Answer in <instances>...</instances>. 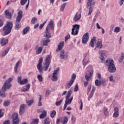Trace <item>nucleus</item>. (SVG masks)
<instances>
[{
	"label": "nucleus",
	"instance_id": "44",
	"mask_svg": "<svg viewBox=\"0 0 124 124\" xmlns=\"http://www.w3.org/2000/svg\"><path fill=\"white\" fill-rule=\"evenodd\" d=\"M52 80V81H57V80H58L57 75H53Z\"/></svg>",
	"mask_w": 124,
	"mask_h": 124
},
{
	"label": "nucleus",
	"instance_id": "34",
	"mask_svg": "<svg viewBox=\"0 0 124 124\" xmlns=\"http://www.w3.org/2000/svg\"><path fill=\"white\" fill-rule=\"evenodd\" d=\"M26 103H27V105L30 107V106H31V104H32V103H33V100H29V101H27Z\"/></svg>",
	"mask_w": 124,
	"mask_h": 124
},
{
	"label": "nucleus",
	"instance_id": "50",
	"mask_svg": "<svg viewBox=\"0 0 124 124\" xmlns=\"http://www.w3.org/2000/svg\"><path fill=\"white\" fill-rule=\"evenodd\" d=\"M121 30L120 29V28L117 27L114 29V32H120V31Z\"/></svg>",
	"mask_w": 124,
	"mask_h": 124
},
{
	"label": "nucleus",
	"instance_id": "1",
	"mask_svg": "<svg viewBox=\"0 0 124 124\" xmlns=\"http://www.w3.org/2000/svg\"><path fill=\"white\" fill-rule=\"evenodd\" d=\"M50 60H51V56L49 55H47L46 58V60H45L46 62L43 68L42 67V62H43V58H40L39 59V62L37 65V68L40 74H42V73H43V69L44 70H45V71H47V70H48V68L50 65V63H51V62H50Z\"/></svg>",
	"mask_w": 124,
	"mask_h": 124
},
{
	"label": "nucleus",
	"instance_id": "52",
	"mask_svg": "<svg viewBox=\"0 0 124 124\" xmlns=\"http://www.w3.org/2000/svg\"><path fill=\"white\" fill-rule=\"evenodd\" d=\"M113 117V118H118L119 117V112H114Z\"/></svg>",
	"mask_w": 124,
	"mask_h": 124
},
{
	"label": "nucleus",
	"instance_id": "48",
	"mask_svg": "<svg viewBox=\"0 0 124 124\" xmlns=\"http://www.w3.org/2000/svg\"><path fill=\"white\" fill-rule=\"evenodd\" d=\"M28 1V0H21L20 3L21 5H25L26 4V2Z\"/></svg>",
	"mask_w": 124,
	"mask_h": 124
},
{
	"label": "nucleus",
	"instance_id": "22",
	"mask_svg": "<svg viewBox=\"0 0 124 124\" xmlns=\"http://www.w3.org/2000/svg\"><path fill=\"white\" fill-rule=\"evenodd\" d=\"M94 92H95V88L93 87L92 88L91 93L88 98V100H90L91 98L93 96V94L94 93Z\"/></svg>",
	"mask_w": 124,
	"mask_h": 124
},
{
	"label": "nucleus",
	"instance_id": "30",
	"mask_svg": "<svg viewBox=\"0 0 124 124\" xmlns=\"http://www.w3.org/2000/svg\"><path fill=\"white\" fill-rule=\"evenodd\" d=\"M5 91L4 90H2H2L0 91V96H2V97H5Z\"/></svg>",
	"mask_w": 124,
	"mask_h": 124
},
{
	"label": "nucleus",
	"instance_id": "15",
	"mask_svg": "<svg viewBox=\"0 0 124 124\" xmlns=\"http://www.w3.org/2000/svg\"><path fill=\"white\" fill-rule=\"evenodd\" d=\"M0 43L2 46H4L8 43V39H5L4 38H1L0 39Z\"/></svg>",
	"mask_w": 124,
	"mask_h": 124
},
{
	"label": "nucleus",
	"instance_id": "23",
	"mask_svg": "<svg viewBox=\"0 0 124 124\" xmlns=\"http://www.w3.org/2000/svg\"><path fill=\"white\" fill-rule=\"evenodd\" d=\"M74 82L73 80H70V81L68 82L65 85L66 89H69L72 86V84H73Z\"/></svg>",
	"mask_w": 124,
	"mask_h": 124
},
{
	"label": "nucleus",
	"instance_id": "42",
	"mask_svg": "<svg viewBox=\"0 0 124 124\" xmlns=\"http://www.w3.org/2000/svg\"><path fill=\"white\" fill-rule=\"evenodd\" d=\"M65 5H66V3H64L61 5V7L60 8V10H61V11H63V10H64Z\"/></svg>",
	"mask_w": 124,
	"mask_h": 124
},
{
	"label": "nucleus",
	"instance_id": "20",
	"mask_svg": "<svg viewBox=\"0 0 124 124\" xmlns=\"http://www.w3.org/2000/svg\"><path fill=\"white\" fill-rule=\"evenodd\" d=\"M79 19H81V14L78 15V14L77 13L74 17V21L78 22V21H79Z\"/></svg>",
	"mask_w": 124,
	"mask_h": 124
},
{
	"label": "nucleus",
	"instance_id": "57",
	"mask_svg": "<svg viewBox=\"0 0 124 124\" xmlns=\"http://www.w3.org/2000/svg\"><path fill=\"white\" fill-rule=\"evenodd\" d=\"M79 102L81 104L80 106V109L83 110V102H82V100H80Z\"/></svg>",
	"mask_w": 124,
	"mask_h": 124
},
{
	"label": "nucleus",
	"instance_id": "29",
	"mask_svg": "<svg viewBox=\"0 0 124 124\" xmlns=\"http://www.w3.org/2000/svg\"><path fill=\"white\" fill-rule=\"evenodd\" d=\"M39 103H38V106H42V102H41V100H42V95H39Z\"/></svg>",
	"mask_w": 124,
	"mask_h": 124
},
{
	"label": "nucleus",
	"instance_id": "38",
	"mask_svg": "<svg viewBox=\"0 0 124 124\" xmlns=\"http://www.w3.org/2000/svg\"><path fill=\"white\" fill-rule=\"evenodd\" d=\"M44 124H50V119L48 117L44 120Z\"/></svg>",
	"mask_w": 124,
	"mask_h": 124
},
{
	"label": "nucleus",
	"instance_id": "39",
	"mask_svg": "<svg viewBox=\"0 0 124 124\" xmlns=\"http://www.w3.org/2000/svg\"><path fill=\"white\" fill-rule=\"evenodd\" d=\"M60 55L61 59H64V50H62Z\"/></svg>",
	"mask_w": 124,
	"mask_h": 124
},
{
	"label": "nucleus",
	"instance_id": "13",
	"mask_svg": "<svg viewBox=\"0 0 124 124\" xmlns=\"http://www.w3.org/2000/svg\"><path fill=\"white\" fill-rule=\"evenodd\" d=\"M99 54L101 62H104V61H105V59L104 58V55H105L104 51L103 50H100L99 51Z\"/></svg>",
	"mask_w": 124,
	"mask_h": 124
},
{
	"label": "nucleus",
	"instance_id": "25",
	"mask_svg": "<svg viewBox=\"0 0 124 124\" xmlns=\"http://www.w3.org/2000/svg\"><path fill=\"white\" fill-rule=\"evenodd\" d=\"M103 113L105 116H108V115H109V112L108 111V108H104Z\"/></svg>",
	"mask_w": 124,
	"mask_h": 124
},
{
	"label": "nucleus",
	"instance_id": "6",
	"mask_svg": "<svg viewBox=\"0 0 124 124\" xmlns=\"http://www.w3.org/2000/svg\"><path fill=\"white\" fill-rule=\"evenodd\" d=\"M12 81H13V78H10L6 80L4 83L2 90L4 91H6V90H9L11 88V83Z\"/></svg>",
	"mask_w": 124,
	"mask_h": 124
},
{
	"label": "nucleus",
	"instance_id": "26",
	"mask_svg": "<svg viewBox=\"0 0 124 124\" xmlns=\"http://www.w3.org/2000/svg\"><path fill=\"white\" fill-rule=\"evenodd\" d=\"M50 42V39H46L43 41V45L45 46H48V43Z\"/></svg>",
	"mask_w": 124,
	"mask_h": 124
},
{
	"label": "nucleus",
	"instance_id": "27",
	"mask_svg": "<svg viewBox=\"0 0 124 124\" xmlns=\"http://www.w3.org/2000/svg\"><path fill=\"white\" fill-rule=\"evenodd\" d=\"M124 59V53H122L121 55L118 60V62H123V61Z\"/></svg>",
	"mask_w": 124,
	"mask_h": 124
},
{
	"label": "nucleus",
	"instance_id": "43",
	"mask_svg": "<svg viewBox=\"0 0 124 124\" xmlns=\"http://www.w3.org/2000/svg\"><path fill=\"white\" fill-rule=\"evenodd\" d=\"M46 23H47V20L45 21L42 24H40L39 27V30H42V29L43 28V27H44V25H45Z\"/></svg>",
	"mask_w": 124,
	"mask_h": 124
},
{
	"label": "nucleus",
	"instance_id": "2",
	"mask_svg": "<svg viewBox=\"0 0 124 124\" xmlns=\"http://www.w3.org/2000/svg\"><path fill=\"white\" fill-rule=\"evenodd\" d=\"M105 65L108 66V71L110 73H114L116 72V70H117V68L115 66V64H114V60H106L105 62Z\"/></svg>",
	"mask_w": 124,
	"mask_h": 124
},
{
	"label": "nucleus",
	"instance_id": "46",
	"mask_svg": "<svg viewBox=\"0 0 124 124\" xmlns=\"http://www.w3.org/2000/svg\"><path fill=\"white\" fill-rule=\"evenodd\" d=\"M62 101H63V100L62 99H61L59 101H57L56 102V105L57 106H60V105H61V103H62Z\"/></svg>",
	"mask_w": 124,
	"mask_h": 124
},
{
	"label": "nucleus",
	"instance_id": "16",
	"mask_svg": "<svg viewBox=\"0 0 124 124\" xmlns=\"http://www.w3.org/2000/svg\"><path fill=\"white\" fill-rule=\"evenodd\" d=\"M63 46H64V42H60V43L58 45L57 49H56V52L62 50V47H63Z\"/></svg>",
	"mask_w": 124,
	"mask_h": 124
},
{
	"label": "nucleus",
	"instance_id": "17",
	"mask_svg": "<svg viewBox=\"0 0 124 124\" xmlns=\"http://www.w3.org/2000/svg\"><path fill=\"white\" fill-rule=\"evenodd\" d=\"M35 49L36 55H39V54H40L42 52L43 47H42V46H40L38 47V46H36Z\"/></svg>",
	"mask_w": 124,
	"mask_h": 124
},
{
	"label": "nucleus",
	"instance_id": "47",
	"mask_svg": "<svg viewBox=\"0 0 124 124\" xmlns=\"http://www.w3.org/2000/svg\"><path fill=\"white\" fill-rule=\"evenodd\" d=\"M101 84L104 86H105L106 85H107L106 83V80H105V79H103L102 81H101Z\"/></svg>",
	"mask_w": 124,
	"mask_h": 124
},
{
	"label": "nucleus",
	"instance_id": "53",
	"mask_svg": "<svg viewBox=\"0 0 124 124\" xmlns=\"http://www.w3.org/2000/svg\"><path fill=\"white\" fill-rule=\"evenodd\" d=\"M4 115V113L2 112V109H0V118H2Z\"/></svg>",
	"mask_w": 124,
	"mask_h": 124
},
{
	"label": "nucleus",
	"instance_id": "11",
	"mask_svg": "<svg viewBox=\"0 0 124 124\" xmlns=\"http://www.w3.org/2000/svg\"><path fill=\"white\" fill-rule=\"evenodd\" d=\"M90 35H89V32L85 33L82 39V42L83 44H86V43L89 41Z\"/></svg>",
	"mask_w": 124,
	"mask_h": 124
},
{
	"label": "nucleus",
	"instance_id": "31",
	"mask_svg": "<svg viewBox=\"0 0 124 124\" xmlns=\"http://www.w3.org/2000/svg\"><path fill=\"white\" fill-rule=\"evenodd\" d=\"M95 86H97V87H99V86L101 85V81L96 79L95 81Z\"/></svg>",
	"mask_w": 124,
	"mask_h": 124
},
{
	"label": "nucleus",
	"instance_id": "21",
	"mask_svg": "<svg viewBox=\"0 0 124 124\" xmlns=\"http://www.w3.org/2000/svg\"><path fill=\"white\" fill-rule=\"evenodd\" d=\"M47 116V111L46 110H44L42 114L40 115V119H44Z\"/></svg>",
	"mask_w": 124,
	"mask_h": 124
},
{
	"label": "nucleus",
	"instance_id": "59",
	"mask_svg": "<svg viewBox=\"0 0 124 124\" xmlns=\"http://www.w3.org/2000/svg\"><path fill=\"white\" fill-rule=\"evenodd\" d=\"M114 113H119V108L116 107L114 108Z\"/></svg>",
	"mask_w": 124,
	"mask_h": 124
},
{
	"label": "nucleus",
	"instance_id": "24",
	"mask_svg": "<svg viewBox=\"0 0 124 124\" xmlns=\"http://www.w3.org/2000/svg\"><path fill=\"white\" fill-rule=\"evenodd\" d=\"M30 31V27H27L23 31V34H27Z\"/></svg>",
	"mask_w": 124,
	"mask_h": 124
},
{
	"label": "nucleus",
	"instance_id": "9",
	"mask_svg": "<svg viewBox=\"0 0 124 124\" xmlns=\"http://www.w3.org/2000/svg\"><path fill=\"white\" fill-rule=\"evenodd\" d=\"M18 113H14L12 115V119L13 120V124H19V120L18 118Z\"/></svg>",
	"mask_w": 124,
	"mask_h": 124
},
{
	"label": "nucleus",
	"instance_id": "40",
	"mask_svg": "<svg viewBox=\"0 0 124 124\" xmlns=\"http://www.w3.org/2000/svg\"><path fill=\"white\" fill-rule=\"evenodd\" d=\"M9 104H10V102L8 101H5L3 103V105L5 107H7V106H9Z\"/></svg>",
	"mask_w": 124,
	"mask_h": 124
},
{
	"label": "nucleus",
	"instance_id": "7",
	"mask_svg": "<svg viewBox=\"0 0 124 124\" xmlns=\"http://www.w3.org/2000/svg\"><path fill=\"white\" fill-rule=\"evenodd\" d=\"M87 2V8L89 9L88 15H91L93 13V7L92 5H95V2L93 1V0H88Z\"/></svg>",
	"mask_w": 124,
	"mask_h": 124
},
{
	"label": "nucleus",
	"instance_id": "12",
	"mask_svg": "<svg viewBox=\"0 0 124 124\" xmlns=\"http://www.w3.org/2000/svg\"><path fill=\"white\" fill-rule=\"evenodd\" d=\"M26 107H27V106H26L25 104H22L20 105L19 112V114L20 116H22V115H24V114H25V109Z\"/></svg>",
	"mask_w": 124,
	"mask_h": 124
},
{
	"label": "nucleus",
	"instance_id": "62",
	"mask_svg": "<svg viewBox=\"0 0 124 124\" xmlns=\"http://www.w3.org/2000/svg\"><path fill=\"white\" fill-rule=\"evenodd\" d=\"M3 124H10V121L6 120L3 122Z\"/></svg>",
	"mask_w": 124,
	"mask_h": 124
},
{
	"label": "nucleus",
	"instance_id": "28",
	"mask_svg": "<svg viewBox=\"0 0 124 124\" xmlns=\"http://www.w3.org/2000/svg\"><path fill=\"white\" fill-rule=\"evenodd\" d=\"M57 114V112H56V110H52L50 111V117L51 118H54L55 116H56V114Z\"/></svg>",
	"mask_w": 124,
	"mask_h": 124
},
{
	"label": "nucleus",
	"instance_id": "8",
	"mask_svg": "<svg viewBox=\"0 0 124 124\" xmlns=\"http://www.w3.org/2000/svg\"><path fill=\"white\" fill-rule=\"evenodd\" d=\"M79 30H80V25L75 24L73 25L71 32L72 34L73 35H77L79 32Z\"/></svg>",
	"mask_w": 124,
	"mask_h": 124
},
{
	"label": "nucleus",
	"instance_id": "41",
	"mask_svg": "<svg viewBox=\"0 0 124 124\" xmlns=\"http://www.w3.org/2000/svg\"><path fill=\"white\" fill-rule=\"evenodd\" d=\"M37 78L38 79L39 82H42V80H43V77H42L41 75H38L37 76Z\"/></svg>",
	"mask_w": 124,
	"mask_h": 124
},
{
	"label": "nucleus",
	"instance_id": "64",
	"mask_svg": "<svg viewBox=\"0 0 124 124\" xmlns=\"http://www.w3.org/2000/svg\"><path fill=\"white\" fill-rule=\"evenodd\" d=\"M78 89H79V88L78 87V84H77L75 87V92H78Z\"/></svg>",
	"mask_w": 124,
	"mask_h": 124
},
{
	"label": "nucleus",
	"instance_id": "33",
	"mask_svg": "<svg viewBox=\"0 0 124 124\" xmlns=\"http://www.w3.org/2000/svg\"><path fill=\"white\" fill-rule=\"evenodd\" d=\"M27 83H28V79L25 78L21 80L19 84H20V85H25V84H27Z\"/></svg>",
	"mask_w": 124,
	"mask_h": 124
},
{
	"label": "nucleus",
	"instance_id": "54",
	"mask_svg": "<svg viewBox=\"0 0 124 124\" xmlns=\"http://www.w3.org/2000/svg\"><path fill=\"white\" fill-rule=\"evenodd\" d=\"M3 24H4L3 20L0 18V28L3 26Z\"/></svg>",
	"mask_w": 124,
	"mask_h": 124
},
{
	"label": "nucleus",
	"instance_id": "63",
	"mask_svg": "<svg viewBox=\"0 0 124 124\" xmlns=\"http://www.w3.org/2000/svg\"><path fill=\"white\" fill-rule=\"evenodd\" d=\"M70 38V35H68L65 36V41H66L67 40H68Z\"/></svg>",
	"mask_w": 124,
	"mask_h": 124
},
{
	"label": "nucleus",
	"instance_id": "55",
	"mask_svg": "<svg viewBox=\"0 0 124 124\" xmlns=\"http://www.w3.org/2000/svg\"><path fill=\"white\" fill-rule=\"evenodd\" d=\"M22 81V77L19 76L17 78V82L20 84V82Z\"/></svg>",
	"mask_w": 124,
	"mask_h": 124
},
{
	"label": "nucleus",
	"instance_id": "60",
	"mask_svg": "<svg viewBox=\"0 0 124 124\" xmlns=\"http://www.w3.org/2000/svg\"><path fill=\"white\" fill-rule=\"evenodd\" d=\"M89 45L90 46H91L92 47H94V43L93 42H90Z\"/></svg>",
	"mask_w": 124,
	"mask_h": 124
},
{
	"label": "nucleus",
	"instance_id": "19",
	"mask_svg": "<svg viewBox=\"0 0 124 124\" xmlns=\"http://www.w3.org/2000/svg\"><path fill=\"white\" fill-rule=\"evenodd\" d=\"M99 41L97 42V47L98 49H101L102 48V47H103V46L102 45V41H101L100 39L98 40Z\"/></svg>",
	"mask_w": 124,
	"mask_h": 124
},
{
	"label": "nucleus",
	"instance_id": "56",
	"mask_svg": "<svg viewBox=\"0 0 124 124\" xmlns=\"http://www.w3.org/2000/svg\"><path fill=\"white\" fill-rule=\"evenodd\" d=\"M73 100V97H72L71 98L67 100L68 104H71V102H72Z\"/></svg>",
	"mask_w": 124,
	"mask_h": 124
},
{
	"label": "nucleus",
	"instance_id": "18",
	"mask_svg": "<svg viewBox=\"0 0 124 124\" xmlns=\"http://www.w3.org/2000/svg\"><path fill=\"white\" fill-rule=\"evenodd\" d=\"M20 63H21V61H18L16 63V65L14 67V70L16 73H18V67H19V66L20 65Z\"/></svg>",
	"mask_w": 124,
	"mask_h": 124
},
{
	"label": "nucleus",
	"instance_id": "10",
	"mask_svg": "<svg viewBox=\"0 0 124 124\" xmlns=\"http://www.w3.org/2000/svg\"><path fill=\"white\" fill-rule=\"evenodd\" d=\"M91 70L88 71V73H86L85 76V79L87 82L90 81V78H92L93 76V67H90Z\"/></svg>",
	"mask_w": 124,
	"mask_h": 124
},
{
	"label": "nucleus",
	"instance_id": "51",
	"mask_svg": "<svg viewBox=\"0 0 124 124\" xmlns=\"http://www.w3.org/2000/svg\"><path fill=\"white\" fill-rule=\"evenodd\" d=\"M76 78V75L73 74L72 76V79L71 81H73V82H74V80H75Z\"/></svg>",
	"mask_w": 124,
	"mask_h": 124
},
{
	"label": "nucleus",
	"instance_id": "45",
	"mask_svg": "<svg viewBox=\"0 0 124 124\" xmlns=\"http://www.w3.org/2000/svg\"><path fill=\"white\" fill-rule=\"evenodd\" d=\"M67 105H68V101L67 100H65V104L64 105L63 110L66 109V107H67Z\"/></svg>",
	"mask_w": 124,
	"mask_h": 124
},
{
	"label": "nucleus",
	"instance_id": "14",
	"mask_svg": "<svg viewBox=\"0 0 124 124\" xmlns=\"http://www.w3.org/2000/svg\"><path fill=\"white\" fill-rule=\"evenodd\" d=\"M4 14L6 18H7V19H10V20H11V18H12V14H11V13L9 12V10H5Z\"/></svg>",
	"mask_w": 124,
	"mask_h": 124
},
{
	"label": "nucleus",
	"instance_id": "61",
	"mask_svg": "<svg viewBox=\"0 0 124 124\" xmlns=\"http://www.w3.org/2000/svg\"><path fill=\"white\" fill-rule=\"evenodd\" d=\"M51 93V91L47 90L46 93V95H49Z\"/></svg>",
	"mask_w": 124,
	"mask_h": 124
},
{
	"label": "nucleus",
	"instance_id": "36",
	"mask_svg": "<svg viewBox=\"0 0 124 124\" xmlns=\"http://www.w3.org/2000/svg\"><path fill=\"white\" fill-rule=\"evenodd\" d=\"M67 122H68V118L66 116H64L63 118V121L62 123V124H67Z\"/></svg>",
	"mask_w": 124,
	"mask_h": 124
},
{
	"label": "nucleus",
	"instance_id": "32",
	"mask_svg": "<svg viewBox=\"0 0 124 124\" xmlns=\"http://www.w3.org/2000/svg\"><path fill=\"white\" fill-rule=\"evenodd\" d=\"M8 52H9V47H7V49H6V50L2 52V57H4V56H5L6 54L8 53Z\"/></svg>",
	"mask_w": 124,
	"mask_h": 124
},
{
	"label": "nucleus",
	"instance_id": "58",
	"mask_svg": "<svg viewBox=\"0 0 124 124\" xmlns=\"http://www.w3.org/2000/svg\"><path fill=\"white\" fill-rule=\"evenodd\" d=\"M109 80L110 82H113V81H114V78L113 77V76H111L109 78Z\"/></svg>",
	"mask_w": 124,
	"mask_h": 124
},
{
	"label": "nucleus",
	"instance_id": "3",
	"mask_svg": "<svg viewBox=\"0 0 124 124\" xmlns=\"http://www.w3.org/2000/svg\"><path fill=\"white\" fill-rule=\"evenodd\" d=\"M55 29V25H54V21L53 20H50L46 28V31L45 32V34L44 36L46 37V38H51V33H50V31L51 30H54Z\"/></svg>",
	"mask_w": 124,
	"mask_h": 124
},
{
	"label": "nucleus",
	"instance_id": "5",
	"mask_svg": "<svg viewBox=\"0 0 124 124\" xmlns=\"http://www.w3.org/2000/svg\"><path fill=\"white\" fill-rule=\"evenodd\" d=\"M12 27H13L12 22H7V24L3 28V31H4V35H7V34H9V33L11 32Z\"/></svg>",
	"mask_w": 124,
	"mask_h": 124
},
{
	"label": "nucleus",
	"instance_id": "49",
	"mask_svg": "<svg viewBox=\"0 0 124 124\" xmlns=\"http://www.w3.org/2000/svg\"><path fill=\"white\" fill-rule=\"evenodd\" d=\"M60 71V68H58L56 70H54L53 75H58V72Z\"/></svg>",
	"mask_w": 124,
	"mask_h": 124
},
{
	"label": "nucleus",
	"instance_id": "35",
	"mask_svg": "<svg viewBox=\"0 0 124 124\" xmlns=\"http://www.w3.org/2000/svg\"><path fill=\"white\" fill-rule=\"evenodd\" d=\"M36 21H37V18L34 17H33L31 20V24L32 25H34V24H35V22H36Z\"/></svg>",
	"mask_w": 124,
	"mask_h": 124
},
{
	"label": "nucleus",
	"instance_id": "37",
	"mask_svg": "<svg viewBox=\"0 0 124 124\" xmlns=\"http://www.w3.org/2000/svg\"><path fill=\"white\" fill-rule=\"evenodd\" d=\"M39 120L38 119H33L32 122H31V124H38Z\"/></svg>",
	"mask_w": 124,
	"mask_h": 124
},
{
	"label": "nucleus",
	"instance_id": "4",
	"mask_svg": "<svg viewBox=\"0 0 124 124\" xmlns=\"http://www.w3.org/2000/svg\"><path fill=\"white\" fill-rule=\"evenodd\" d=\"M22 18H23V11L20 10L17 12V16H16V23L15 27V30H19V29L21 28V24L20 23V22H21Z\"/></svg>",
	"mask_w": 124,
	"mask_h": 124
}]
</instances>
